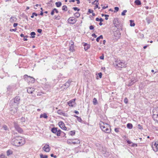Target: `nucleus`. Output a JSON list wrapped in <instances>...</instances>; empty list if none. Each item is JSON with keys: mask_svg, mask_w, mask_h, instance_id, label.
Returning <instances> with one entry per match:
<instances>
[{"mask_svg": "<svg viewBox=\"0 0 158 158\" xmlns=\"http://www.w3.org/2000/svg\"><path fill=\"white\" fill-rule=\"evenodd\" d=\"M25 139L20 136H16L13 138L11 140L12 144L14 146H19L25 143Z\"/></svg>", "mask_w": 158, "mask_h": 158, "instance_id": "f257e3e1", "label": "nucleus"}, {"mask_svg": "<svg viewBox=\"0 0 158 158\" xmlns=\"http://www.w3.org/2000/svg\"><path fill=\"white\" fill-rule=\"evenodd\" d=\"M152 118L154 120L158 123V108L153 109Z\"/></svg>", "mask_w": 158, "mask_h": 158, "instance_id": "f03ea898", "label": "nucleus"}, {"mask_svg": "<svg viewBox=\"0 0 158 158\" xmlns=\"http://www.w3.org/2000/svg\"><path fill=\"white\" fill-rule=\"evenodd\" d=\"M24 79L28 82L33 83L35 81V79L33 77L28 76L27 75H25L24 76Z\"/></svg>", "mask_w": 158, "mask_h": 158, "instance_id": "7ed1b4c3", "label": "nucleus"}, {"mask_svg": "<svg viewBox=\"0 0 158 158\" xmlns=\"http://www.w3.org/2000/svg\"><path fill=\"white\" fill-rule=\"evenodd\" d=\"M20 100V98L19 96L16 97L14 99L13 102L12 103V104L15 107V108H18V106L19 103V101Z\"/></svg>", "mask_w": 158, "mask_h": 158, "instance_id": "20e7f679", "label": "nucleus"}, {"mask_svg": "<svg viewBox=\"0 0 158 158\" xmlns=\"http://www.w3.org/2000/svg\"><path fill=\"white\" fill-rule=\"evenodd\" d=\"M100 127L101 129L103 131L107 133L110 132V130L108 128L105 127V124L103 123L102 125L101 123L100 124Z\"/></svg>", "mask_w": 158, "mask_h": 158, "instance_id": "39448f33", "label": "nucleus"}, {"mask_svg": "<svg viewBox=\"0 0 158 158\" xmlns=\"http://www.w3.org/2000/svg\"><path fill=\"white\" fill-rule=\"evenodd\" d=\"M52 132L53 133L56 134L57 136H60V130H57V128L56 127H53L51 129Z\"/></svg>", "mask_w": 158, "mask_h": 158, "instance_id": "423d86ee", "label": "nucleus"}, {"mask_svg": "<svg viewBox=\"0 0 158 158\" xmlns=\"http://www.w3.org/2000/svg\"><path fill=\"white\" fill-rule=\"evenodd\" d=\"M116 66H118L119 68H123L126 67V65L125 64L124 62L121 61L120 60L116 61Z\"/></svg>", "mask_w": 158, "mask_h": 158, "instance_id": "0eeeda50", "label": "nucleus"}, {"mask_svg": "<svg viewBox=\"0 0 158 158\" xmlns=\"http://www.w3.org/2000/svg\"><path fill=\"white\" fill-rule=\"evenodd\" d=\"M14 124L15 129L18 132L21 133L23 132V131L22 129L19 127V125L17 123H15Z\"/></svg>", "mask_w": 158, "mask_h": 158, "instance_id": "6e6552de", "label": "nucleus"}, {"mask_svg": "<svg viewBox=\"0 0 158 158\" xmlns=\"http://www.w3.org/2000/svg\"><path fill=\"white\" fill-rule=\"evenodd\" d=\"M74 46L73 42L72 40H71L69 43V50L70 51L73 52L75 51Z\"/></svg>", "mask_w": 158, "mask_h": 158, "instance_id": "1a4fd4ad", "label": "nucleus"}, {"mask_svg": "<svg viewBox=\"0 0 158 158\" xmlns=\"http://www.w3.org/2000/svg\"><path fill=\"white\" fill-rule=\"evenodd\" d=\"M113 23L114 26L116 27L118 29L119 28V23L118 18L114 19L113 21Z\"/></svg>", "mask_w": 158, "mask_h": 158, "instance_id": "9d476101", "label": "nucleus"}, {"mask_svg": "<svg viewBox=\"0 0 158 158\" xmlns=\"http://www.w3.org/2000/svg\"><path fill=\"white\" fill-rule=\"evenodd\" d=\"M158 142H153L152 144V147L154 151L157 152L158 150Z\"/></svg>", "mask_w": 158, "mask_h": 158, "instance_id": "9b49d317", "label": "nucleus"}, {"mask_svg": "<svg viewBox=\"0 0 158 158\" xmlns=\"http://www.w3.org/2000/svg\"><path fill=\"white\" fill-rule=\"evenodd\" d=\"M68 22L70 24H74L77 22V20L74 18L70 17L68 20Z\"/></svg>", "mask_w": 158, "mask_h": 158, "instance_id": "f8f14e48", "label": "nucleus"}, {"mask_svg": "<svg viewBox=\"0 0 158 158\" xmlns=\"http://www.w3.org/2000/svg\"><path fill=\"white\" fill-rule=\"evenodd\" d=\"M42 149L44 151L46 152H48L50 150L49 145L47 144H45Z\"/></svg>", "mask_w": 158, "mask_h": 158, "instance_id": "ddd939ff", "label": "nucleus"}, {"mask_svg": "<svg viewBox=\"0 0 158 158\" xmlns=\"http://www.w3.org/2000/svg\"><path fill=\"white\" fill-rule=\"evenodd\" d=\"M59 127L62 129L64 130H66L67 128L65 127L64 123L62 121L59 123Z\"/></svg>", "mask_w": 158, "mask_h": 158, "instance_id": "4468645a", "label": "nucleus"}, {"mask_svg": "<svg viewBox=\"0 0 158 158\" xmlns=\"http://www.w3.org/2000/svg\"><path fill=\"white\" fill-rule=\"evenodd\" d=\"M75 99H73L68 102L67 103L69 106L72 107H73V105L75 103Z\"/></svg>", "mask_w": 158, "mask_h": 158, "instance_id": "2eb2a0df", "label": "nucleus"}, {"mask_svg": "<svg viewBox=\"0 0 158 158\" xmlns=\"http://www.w3.org/2000/svg\"><path fill=\"white\" fill-rule=\"evenodd\" d=\"M35 89L33 87H28L27 89V92L29 94H32L34 91Z\"/></svg>", "mask_w": 158, "mask_h": 158, "instance_id": "dca6fc26", "label": "nucleus"}, {"mask_svg": "<svg viewBox=\"0 0 158 158\" xmlns=\"http://www.w3.org/2000/svg\"><path fill=\"white\" fill-rule=\"evenodd\" d=\"M114 36L117 38H119L120 35V33L119 30H117L115 32H114Z\"/></svg>", "mask_w": 158, "mask_h": 158, "instance_id": "f3484780", "label": "nucleus"}, {"mask_svg": "<svg viewBox=\"0 0 158 158\" xmlns=\"http://www.w3.org/2000/svg\"><path fill=\"white\" fill-rule=\"evenodd\" d=\"M136 81L135 80H131L129 81L128 84H127V85L128 86H131Z\"/></svg>", "mask_w": 158, "mask_h": 158, "instance_id": "a211bd4d", "label": "nucleus"}, {"mask_svg": "<svg viewBox=\"0 0 158 158\" xmlns=\"http://www.w3.org/2000/svg\"><path fill=\"white\" fill-rule=\"evenodd\" d=\"M72 142L73 144H78L80 143V141L77 139H72Z\"/></svg>", "mask_w": 158, "mask_h": 158, "instance_id": "6ab92c4d", "label": "nucleus"}, {"mask_svg": "<svg viewBox=\"0 0 158 158\" xmlns=\"http://www.w3.org/2000/svg\"><path fill=\"white\" fill-rule=\"evenodd\" d=\"M84 46V49L85 51H86L90 47V45L87 44V43H85Z\"/></svg>", "mask_w": 158, "mask_h": 158, "instance_id": "aec40b11", "label": "nucleus"}, {"mask_svg": "<svg viewBox=\"0 0 158 158\" xmlns=\"http://www.w3.org/2000/svg\"><path fill=\"white\" fill-rule=\"evenodd\" d=\"M127 143L130 145L132 147H134L135 146H137V145L136 144L133 143L131 141L128 140L127 141Z\"/></svg>", "mask_w": 158, "mask_h": 158, "instance_id": "412c9836", "label": "nucleus"}, {"mask_svg": "<svg viewBox=\"0 0 158 158\" xmlns=\"http://www.w3.org/2000/svg\"><path fill=\"white\" fill-rule=\"evenodd\" d=\"M71 82L69 80H68L64 84V85L65 86L66 88H67L70 86Z\"/></svg>", "mask_w": 158, "mask_h": 158, "instance_id": "4be33fe9", "label": "nucleus"}, {"mask_svg": "<svg viewBox=\"0 0 158 158\" xmlns=\"http://www.w3.org/2000/svg\"><path fill=\"white\" fill-rule=\"evenodd\" d=\"M57 113L60 115H62L64 116H65V113L60 110H59L57 111Z\"/></svg>", "mask_w": 158, "mask_h": 158, "instance_id": "5701e85b", "label": "nucleus"}, {"mask_svg": "<svg viewBox=\"0 0 158 158\" xmlns=\"http://www.w3.org/2000/svg\"><path fill=\"white\" fill-rule=\"evenodd\" d=\"M48 117V116L46 113H44L43 114H41L40 116V118H47Z\"/></svg>", "mask_w": 158, "mask_h": 158, "instance_id": "b1692460", "label": "nucleus"}, {"mask_svg": "<svg viewBox=\"0 0 158 158\" xmlns=\"http://www.w3.org/2000/svg\"><path fill=\"white\" fill-rule=\"evenodd\" d=\"M14 108L15 109H12L10 110V113L12 114H14L16 112L17 108H15V106H14Z\"/></svg>", "mask_w": 158, "mask_h": 158, "instance_id": "393cba45", "label": "nucleus"}, {"mask_svg": "<svg viewBox=\"0 0 158 158\" xmlns=\"http://www.w3.org/2000/svg\"><path fill=\"white\" fill-rule=\"evenodd\" d=\"M146 21L148 24L152 22L151 19L150 17H148L146 18Z\"/></svg>", "mask_w": 158, "mask_h": 158, "instance_id": "a878e982", "label": "nucleus"}, {"mask_svg": "<svg viewBox=\"0 0 158 158\" xmlns=\"http://www.w3.org/2000/svg\"><path fill=\"white\" fill-rule=\"evenodd\" d=\"M55 4L57 7H60L61 6L62 3L60 2H56L55 3Z\"/></svg>", "mask_w": 158, "mask_h": 158, "instance_id": "bb28decb", "label": "nucleus"}, {"mask_svg": "<svg viewBox=\"0 0 158 158\" xmlns=\"http://www.w3.org/2000/svg\"><path fill=\"white\" fill-rule=\"evenodd\" d=\"M127 127L129 129H131L133 127L131 123H128L127 124Z\"/></svg>", "mask_w": 158, "mask_h": 158, "instance_id": "cd10ccee", "label": "nucleus"}, {"mask_svg": "<svg viewBox=\"0 0 158 158\" xmlns=\"http://www.w3.org/2000/svg\"><path fill=\"white\" fill-rule=\"evenodd\" d=\"M135 3L137 5H139L141 4V2L139 0H136L135 1Z\"/></svg>", "mask_w": 158, "mask_h": 158, "instance_id": "c85d7f7f", "label": "nucleus"}, {"mask_svg": "<svg viewBox=\"0 0 158 158\" xmlns=\"http://www.w3.org/2000/svg\"><path fill=\"white\" fill-rule=\"evenodd\" d=\"M75 133V131H69V134L71 135H74Z\"/></svg>", "mask_w": 158, "mask_h": 158, "instance_id": "c756f323", "label": "nucleus"}, {"mask_svg": "<svg viewBox=\"0 0 158 158\" xmlns=\"http://www.w3.org/2000/svg\"><path fill=\"white\" fill-rule=\"evenodd\" d=\"M6 153L7 156H9L10 155L12 154V152L11 150H9L7 151Z\"/></svg>", "mask_w": 158, "mask_h": 158, "instance_id": "7c9ffc66", "label": "nucleus"}, {"mask_svg": "<svg viewBox=\"0 0 158 158\" xmlns=\"http://www.w3.org/2000/svg\"><path fill=\"white\" fill-rule=\"evenodd\" d=\"M93 104L94 105L98 104V101L97 99L95 98H94L93 101Z\"/></svg>", "mask_w": 158, "mask_h": 158, "instance_id": "2f4dec72", "label": "nucleus"}, {"mask_svg": "<svg viewBox=\"0 0 158 158\" xmlns=\"http://www.w3.org/2000/svg\"><path fill=\"white\" fill-rule=\"evenodd\" d=\"M62 10H64V11H66L67 10V6H65V5H64V6H63L62 7Z\"/></svg>", "mask_w": 158, "mask_h": 158, "instance_id": "473e14b6", "label": "nucleus"}, {"mask_svg": "<svg viewBox=\"0 0 158 158\" xmlns=\"http://www.w3.org/2000/svg\"><path fill=\"white\" fill-rule=\"evenodd\" d=\"M130 26L131 27L134 26L135 25V23H134V21H133L132 20H130Z\"/></svg>", "mask_w": 158, "mask_h": 158, "instance_id": "72a5a7b5", "label": "nucleus"}, {"mask_svg": "<svg viewBox=\"0 0 158 158\" xmlns=\"http://www.w3.org/2000/svg\"><path fill=\"white\" fill-rule=\"evenodd\" d=\"M103 39V36L102 35H100V36H99L98 37H97L96 39V40L97 42H98L99 41V40L100 39Z\"/></svg>", "mask_w": 158, "mask_h": 158, "instance_id": "f704fd0d", "label": "nucleus"}, {"mask_svg": "<svg viewBox=\"0 0 158 158\" xmlns=\"http://www.w3.org/2000/svg\"><path fill=\"white\" fill-rule=\"evenodd\" d=\"M30 35H31V38H33L35 37V36L34 35H35V33L34 32H31Z\"/></svg>", "mask_w": 158, "mask_h": 158, "instance_id": "c9c22d12", "label": "nucleus"}, {"mask_svg": "<svg viewBox=\"0 0 158 158\" xmlns=\"http://www.w3.org/2000/svg\"><path fill=\"white\" fill-rule=\"evenodd\" d=\"M40 156L41 158H47L48 157L47 155H44L42 154H40Z\"/></svg>", "mask_w": 158, "mask_h": 158, "instance_id": "e433bc0d", "label": "nucleus"}, {"mask_svg": "<svg viewBox=\"0 0 158 158\" xmlns=\"http://www.w3.org/2000/svg\"><path fill=\"white\" fill-rule=\"evenodd\" d=\"M74 16L77 18H78L80 16V14L78 12H76L74 14Z\"/></svg>", "mask_w": 158, "mask_h": 158, "instance_id": "4c0bfd02", "label": "nucleus"}, {"mask_svg": "<svg viewBox=\"0 0 158 158\" xmlns=\"http://www.w3.org/2000/svg\"><path fill=\"white\" fill-rule=\"evenodd\" d=\"M15 18L14 17H11L10 18V21L11 22V23H13L15 22L14 21V19H15Z\"/></svg>", "mask_w": 158, "mask_h": 158, "instance_id": "58836bf2", "label": "nucleus"}, {"mask_svg": "<svg viewBox=\"0 0 158 158\" xmlns=\"http://www.w3.org/2000/svg\"><path fill=\"white\" fill-rule=\"evenodd\" d=\"M12 89V86H11L9 85L7 88V90L10 91Z\"/></svg>", "mask_w": 158, "mask_h": 158, "instance_id": "ea45409f", "label": "nucleus"}, {"mask_svg": "<svg viewBox=\"0 0 158 158\" xmlns=\"http://www.w3.org/2000/svg\"><path fill=\"white\" fill-rule=\"evenodd\" d=\"M114 12H116L118 11L119 10V8L118 7H115L114 8Z\"/></svg>", "mask_w": 158, "mask_h": 158, "instance_id": "a19ab883", "label": "nucleus"}, {"mask_svg": "<svg viewBox=\"0 0 158 158\" xmlns=\"http://www.w3.org/2000/svg\"><path fill=\"white\" fill-rule=\"evenodd\" d=\"M60 135H61L63 137H64L65 135V133L60 130Z\"/></svg>", "mask_w": 158, "mask_h": 158, "instance_id": "79ce46f5", "label": "nucleus"}, {"mask_svg": "<svg viewBox=\"0 0 158 158\" xmlns=\"http://www.w3.org/2000/svg\"><path fill=\"white\" fill-rule=\"evenodd\" d=\"M55 19L57 20H59L61 19V17L60 16L58 15V16H55Z\"/></svg>", "mask_w": 158, "mask_h": 158, "instance_id": "37998d69", "label": "nucleus"}, {"mask_svg": "<svg viewBox=\"0 0 158 158\" xmlns=\"http://www.w3.org/2000/svg\"><path fill=\"white\" fill-rule=\"evenodd\" d=\"M127 12V10H124L123 12L121 13V15H125V13Z\"/></svg>", "mask_w": 158, "mask_h": 158, "instance_id": "c03bdc74", "label": "nucleus"}, {"mask_svg": "<svg viewBox=\"0 0 158 158\" xmlns=\"http://www.w3.org/2000/svg\"><path fill=\"white\" fill-rule=\"evenodd\" d=\"M73 9L74 10H77V11H79L80 10V9L77 7H74L73 8Z\"/></svg>", "mask_w": 158, "mask_h": 158, "instance_id": "a18cd8bd", "label": "nucleus"}, {"mask_svg": "<svg viewBox=\"0 0 158 158\" xmlns=\"http://www.w3.org/2000/svg\"><path fill=\"white\" fill-rule=\"evenodd\" d=\"M93 10H91L90 9H89L88 10V13L87 14H90V13H93Z\"/></svg>", "mask_w": 158, "mask_h": 158, "instance_id": "49530a36", "label": "nucleus"}, {"mask_svg": "<svg viewBox=\"0 0 158 158\" xmlns=\"http://www.w3.org/2000/svg\"><path fill=\"white\" fill-rule=\"evenodd\" d=\"M0 158H7V157L4 155L2 154L0 155Z\"/></svg>", "mask_w": 158, "mask_h": 158, "instance_id": "de8ad7c7", "label": "nucleus"}, {"mask_svg": "<svg viewBox=\"0 0 158 158\" xmlns=\"http://www.w3.org/2000/svg\"><path fill=\"white\" fill-rule=\"evenodd\" d=\"M95 2H96V3H95L96 5H98L99 4V2H98V0H95L93 2V4H94V3Z\"/></svg>", "mask_w": 158, "mask_h": 158, "instance_id": "09e8293b", "label": "nucleus"}, {"mask_svg": "<svg viewBox=\"0 0 158 158\" xmlns=\"http://www.w3.org/2000/svg\"><path fill=\"white\" fill-rule=\"evenodd\" d=\"M77 120L78 121H79V122H81L82 121V120L81 118L80 117H78V118H77Z\"/></svg>", "mask_w": 158, "mask_h": 158, "instance_id": "8fccbe9b", "label": "nucleus"}, {"mask_svg": "<svg viewBox=\"0 0 158 158\" xmlns=\"http://www.w3.org/2000/svg\"><path fill=\"white\" fill-rule=\"evenodd\" d=\"M137 127L139 129H142V126L139 124L138 125Z\"/></svg>", "mask_w": 158, "mask_h": 158, "instance_id": "3c124183", "label": "nucleus"}, {"mask_svg": "<svg viewBox=\"0 0 158 158\" xmlns=\"http://www.w3.org/2000/svg\"><path fill=\"white\" fill-rule=\"evenodd\" d=\"M128 99L127 98H126L124 99V102L126 103L127 104L128 103Z\"/></svg>", "mask_w": 158, "mask_h": 158, "instance_id": "603ef678", "label": "nucleus"}, {"mask_svg": "<svg viewBox=\"0 0 158 158\" xmlns=\"http://www.w3.org/2000/svg\"><path fill=\"white\" fill-rule=\"evenodd\" d=\"M2 127L5 130H7V127L6 125H3Z\"/></svg>", "mask_w": 158, "mask_h": 158, "instance_id": "864d4df0", "label": "nucleus"}, {"mask_svg": "<svg viewBox=\"0 0 158 158\" xmlns=\"http://www.w3.org/2000/svg\"><path fill=\"white\" fill-rule=\"evenodd\" d=\"M98 76L100 78H101L102 77V73H98Z\"/></svg>", "mask_w": 158, "mask_h": 158, "instance_id": "5fc2aeb1", "label": "nucleus"}, {"mask_svg": "<svg viewBox=\"0 0 158 158\" xmlns=\"http://www.w3.org/2000/svg\"><path fill=\"white\" fill-rule=\"evenodd\" d=\"M42 31V30L41 29H39L37 30V32L40 33H41Z\"/></svg>", "mask_w": 158, "mask_h": 158, "instance_id": "6e6d98bb", "label": "nucleus"}, {"mask_svg": "<svg viewBox=\"0 0 158 158\" xmlns=\"http://www.w3.org/2000/svg\"><path fill=\"white\" fill-rule=\"evenodd\" d=\"M89 29L90 30H93L94 29V27L93 26V25H91L90 27H89Z\"/></svg>", "mask_w": 158, "mask_h": 158, "instance_id": "4d7b16f0", "label": "nucleus"}, {"mask_svg": "<svg viewBox=\"0 0 158 158\" xmlns=\"http://www.w3.org/2000/svg\"><path fill=\"white\" fill-rule=\"evenodd\" d=\"M50 156H51V157H53L54 158H56L57 157L56 156V155L54 156V155L53 154H51Z\"/></svg>", "mask_w": 158, "mask_h": 158, "instance_id": "13d9d810", "label": "nucleus"}, {"mask_svg": "<svg viewBox=\"0 0 158 158\" xmlns=\"http://www.w3.org/2000/svg\"><path fill=\"white\" fill-rule=\"evenodd\" d=\"M55 11L54 10V9H53L51 11V15H53L54 14Z\"/></svg>", "mask_w": 158, "mask_h": 158, "instance_id": "bf43d9fd", "label": "nucleus"}, {"mask_svg": "<svg viewBox=\"0 0 158 158\" xmlns=\"http://www.w3.org/2000/svg\"><path fill=\"white\" fill-rule=\"evenodd\" d=\"M16 28H15V29H10V31H16Z\"/></svg>", "mask_w": 158, "mask_h": 158, "instance_id": "052dcab7", "label": "nucleus"}, {"mask_svg": "<svg viewBox=\"0 0 158 158\" xmlns=\"http://www.w3.org/2000/svg\"><path fill=\"white\" fill-rule=\"evenodd\" d=\"M18 24L17 23H14V25H13L14 27H16L18 25Z\"/></svg>", "mask_w": 158, "mask_h": 158, "instance_id": "680f3d73", "label": "nucleus"}, {"mask_svg": "<svg viewBox=\"0 0 158 158\" xmlns=\"http://www.w3.org/2000/svg\"><path fill=\"white\" fill-rule=\"evenodd\" d=\"M53 9L54 10L55 12L56 13H58L59 11L56 8H54Z\"/></svg>", "mask_w": 158, "mask_h": 158, "instance_id": "e2e57ef3", "label": "nucleus"}, {"mask_svg": "<svg viewBox=\"0 0 158 158\" xmlns=\"http://www.w3.org/2000/svg\"><path fill=\"white\" fill-rule=\"evenodd\" d=\"M114 131H115L116 132H118V128H115V129H114Z\"/></svg>", "mask_w": 158, "mask_h": 158, "instance_id": "0e129e2a", "label": "nucleus"}, {"mask_svg": "<svg viewBox=\"0 0 158 158\" xmlns=\"http://www.w3.org/2000/svg\"><path fill=\"white\" fill-rule=\"evenodd\" d=\"M92 35L94 37V38H96L97 37V35H96L95 34L93 33L92 34Z\"/></svg>", "mask_w": 158, "mask_h": 158, "instance_id": "69168bd1", "label": "nucleus"}, {"mask_svg": "<svg viewBox=\"0 0 158 158\" xmlns=\"http://www.w3.org/2000/svg\"><path fill=\"white\" fill-rule=\"evenodd\" d=\"M104 56H102L100 57V59L101 60H103L104 59Z\"/></svg>", "mask_w": 158, "mask_h": 158, "instance_id": "338daca9", "label": "nucleus"}, {"mask_svg": "<svg viewBox=\"0 0 158 158\" xmlns=\"http://www.w3.org/2000/svg\"><path fill=\"white\" fill-rule=\"evenodd\" d=\"M21 121L22 122H25V118H22L21 119Z\"/></svg>", "mask_w": 158, "mask_h": 158, "instance_id": "774afa93", "label": "nucleus"}]
</instances>
